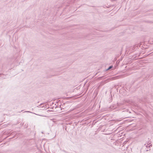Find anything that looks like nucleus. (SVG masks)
<instances>
[{"label":"nucleus","instance_id":"nucleus-1","mask_svg":"<svg viewBox=\"0 0 153 153\" xmlns=\"http://www.w3.org/2000/svg\"><path fill=\"white\" fill-rule=\"evenodd\" d=\"M112 67V66H109V68L107 69V70H109V69L111 68Z\"/></svg>","mask_w":153,"mask_h":153},{"label":"nucleus","instance_id":"nucleus-2","mask_svg":"<svg viewBox=\"0 0 153 153\" xmlns=\"http://www.w3.org/2000/svg\"><path fill=\"white\" fill-rule=\"evenodd\" d=\"M42 108L44 107V108H47V106L46 105H44L42 107Z\"/></svg>","mask_w":153,"mask_h":153},{"label":"nucleus","instance_id":"nucleus-3","mask_svg":"<svg viewBox=\"0 0 153 153\" xmlns=\"http://www.w3.org/2000/svg\"><path fill=\"white\" fill-rule=\"evenodd\" d=\"M148 146H149V147H150V146H152V144H148Z\"/></svg>","mask_w":153,"mask_h":153},{"label":"nucleus","instance_id":"nucleus-4","mask_svg":"<svg viewBox=\"0 0 153 153\" xmlns=\"http://www.w3.org/2000/svg\"><path fill=\"white\" fill-rule=\"evenodd\" d=\"M42 105V103L41 104H40V105H39V106H40V105ZM37 107H39V108H40V107H39V106H38Z\"/></svg>","mask_w":153,"mask_h":153},{"label":"nucleus","instance_id":"nucleus-5","mask_svg":"<svg viewBox=\"0 0 153 153\" xmlns=\"http://www.w3.org/2000/svg\"><path fill=\"white\" fill-rule=\"evenodd\" d=\"M27 112H30V111H27Z\"/></svg>","mask_w":153,"mask_h":153},{"label":"nucleus","instance_id":"nucleus-6","mask_svg":"<svg viewBox=\"0 0 153 153\" xmlns=\"http://www.w3.org/2000/svg\"><path fill=\"white\" fill-rule=\"evenodd\" d=\"M100 78H102V77H100Z\"/></svg>","mask_w":153,"mask_h":153}]
</instances>
